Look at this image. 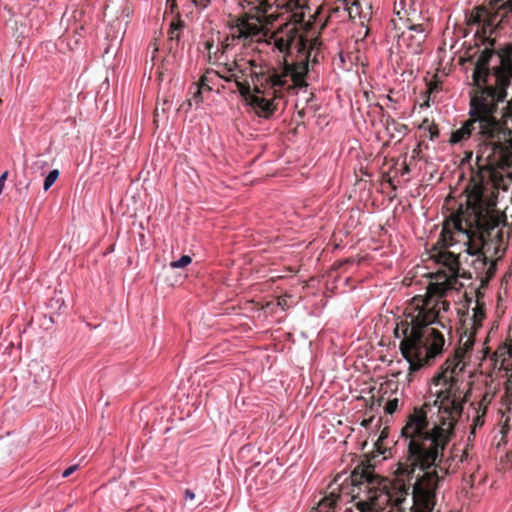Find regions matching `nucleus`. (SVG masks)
<instances>
[{
  "label": "nucleus",
  "mask_w": 512,
  "mask_h": 512,
  "mask_svg": "<svg viewBox=\"0 0 512 512\" xmlns=\"http://www.w3.org/2000/svg\"><path fill=\"white\" fill-rule=\"evenodd\" d=\"M512 131L508 127L506 113L499 108H469L468 118L459 129L451 132L449 143L459 144L474 137L476 141L477 170L472 172L466 188V206L461 205L443 223L442 231L432 257L445 269L431 275L432 281L425 296L412 298L406 308L405 318L397 323L394 334L402 337L400 351L409 363L410 374L430 365L442 354L444 335L433 324L445 327L442 312H447L450 303L443 299L447 291L456 289L460 273L458 256L447 250L459 240L455 235L466 238L467 252L478 255L477 262L486 268V277L481 279L484 286L495 274L496 264L483 252L488 241L500 237L493 232L500 225H506V215L496 209L494 200L485 195L487 186H493L498 179L497 168L502 166L509 152Z\"/></svg>",
  "instance_id": "1"
},
{
  "label": "nucleus",
  "mask_w": 512,
  "mask_h": 512,
  "mask_svg": "<svg viewBox=\"0 0 512 512\" xmlns=\"http://www.w3.org/2000/svg\"><path fill=\"white\" fill-rule=\"evenodd\" d=\"M425 403L415 408L402 428V436L408 440L406 454L398 462L395 481L374 474V468L368 463L357 465L350 475L352 501L361 512H378L386 506L400 507L410 494L413 482L420 470L430 469L437 464L451 440L454 426L462 414L463 404L454 398L440 407L442 423L428 430ZM342 487V495L345 493Z\"/></svg>",
  "instance_id": "2"
},
{
  "label": "nucleus",
  "mask_w": 512,
  "mask_h": 512,
  "mask_svg": "<svg viewBox=\"0 0 512 512\" xmlns=\"http://www.w3.org/2000/svg\"><path fill=\"white\" fill-rule=\"evenodd\" d=\"M308 71L306 62L289 65L285 58V65L280 70L273 68L254 73L253 91L250 84L241 85L240 95L259 117L270 118L277 110V101L283 97L284 90L307 86Z\"/></svg>",
  "instance_id": "3"
},
{
  "label": "nucleus",
  "mask_w": 512,
  "mask_h": 512,
  "mask_svg": "<svg viewBox=\"0 0 512 512\" xmlns=\"http://www.w3.org/2000/svg\"><path fill=\"white\" fill-rule=\"evenodd\" d=\"M247 19H239L231 28V33L224 43L234 45L237 40H243V45L253 36L260 34L263 26L272 25L278 18L274 6L277 0H244Z\"/></svg>",
  "instance_id": "4"
},
{
  "label": "nucleus",
  "mask_w": 512,
  "mask_h": 512,
  "mask_svg": "<svg viewBox=\"0 0 512 512\" xmlns=\"http://www.w3.org/2000/svg\"><path fill=\"white\" fill-rule=\"evenodd\" d=\"M450 458L443 461V455L435 466L420 470L410 490L413 500L412 512H432L436 502V490L439 481L447 475Z\"/></svg>",
  "instance_id": "5"
},
{
  "label": "nucleus",
  "mask_w": 512,
  "mask_h": 512,
  "mask_svg": "<svg viewBox=\"0 0 512 512\" xmlns=\"http://www.w3.org/2000/svg\"><path fill=\"white\" fill-rule=\"evenodd\" d=\"M272 39L275 48L281 53L289 55L292 49H295L304 56L300 62H306L308 64V58L311 54L310 51L308 53L306 52L308 40L299 33V27L296 23H285L273 33ZM295 63H299V61L293 62V64ZM290 65H292V63Z\"/></svg>",
  "instance_id": "6"
},
{
  "label": "nucleus",
  "mask_w": 512,
  "mask_h": 512,
  "mask_svg": "<svg viewBox=\"0 0 512 512\" xmlns=\"http://www.w3.org/2000/svg\"><path fill=\"white\" fill-rule=\"evenodd\" d=\"M254 60L245 61L243 58H234L232 61H227L219 65L218 70H214L213 75L217 76L226 82H235L236 87L241 94V85H249V82L245 79L248 74L254 77V71L252 68L255 67Z\"/></svg>",
  "instance_id": "7"
},
{
  "label": "nucleus",
  "mask_w": 512,
  "mask_h": 512,
  "mask_svg": "<svg viewBox=\"0 0 512 512\" xmlns=\"http://www.w3.org/2000/svg\"><path fill=\"white\" fill-rule=\"evenodd\" d=\"M463 356L464 351L457 350L451 358H448L442 365L440 372L433 377L434 384L448 385L452 388L456 382L455 376L464 369Z\"/></svg>",
  "instance_id": "8"
},
{
  "label": "nucleus",
  "mask_w": 512,
  "mask_h": 512,
  "mask_svg": "<svg viewBox=\"0 0 512 512\" xmlns=\"http://www.w3.org/2000/svg\"><path fill=\"white\" fill-rule=\"evenodd\" d=\"M214 70H207L199 79V82L196 85V91L194 92L193 100L196 102V104H199L203 101V93L204 92H211L212 87L209 85V83L212 80Z\"/></svg>",
  "instance_id": "9"
},
{
  "label": "nucleus",
  "mask_w": 512,
  "mask_h": 512,
  "mask_svg": "<svg viewBox=\"0 0 512 512\" xmlns=\"http://www.w3.org/2000/svg\"><path fill=\"white\" fill-rule=\"evenodd\" d=\"M481 293H477V301L476 306L473 308V316H472V330L473 334L477 332V330L482 326V322L485 319V304L480 299Z\"/></svg>",
  "instance_id": "10"
},
{
  "label": "nucleus",
  "mask_w": 512,
  "mask_h": 512,
  "mask_svg": "<svg viewBox=\"0 0 512 512\" xmlns=\"http://www.w3.org/2000/svg\"><path fill=\"white\" fill-rule=\"evenodd\" d=\"M343 495L336 494L335 492H331L328 496L323 497L317 507L312 512H335L334 509L336 507V503L340 500Z\"/></svg>",
  "instance_id": "11"
},
{
  "label": "nucleus",
  "mask_w": 512,
  "mask_h": 512,
  "mask_svg": "<svg viewBox=\"0 0 512 512\" xmlns=\"http://www.w3.org/2000/svg\"><path fill=\"white\" fill-rule=\"evenodd\" d=\"M492 9L495 15L503 20L512 15V0H495Z\"/></svg>",
  "instance_id": "12"
},
{
  "label": "nucleus",
  "mask_w": 512,
  "mask_h": 512,
  "mask_svg": "<svg viewBox=\"0 0 512 512\" xmlns=\"http://www.w3.org/2000/svg\"><path fill=\"white\" fill-rule=\"evenodd\" d=\"M213 42L212 41H205L204 47L208 52V61L210 63H215L216 60H219L231 47L230 44L222 42L221 44V50L217 49L216 52L212 55V48H213Z\"/></svg>",
  "instance_id": "13"
},
{
  "label": "nucleus",
  "mask_w": 512,
  "mask_h": 512,
  "mask_svg": "<svg viewBox=\"0 0 512 512\" xmlns=\"http://www.w3.org/2000/svg\"><path fill=\"white\" fill-rule=\"evenodd\" d=\"M182 26H183V23L180 20L171 22L170 28L168 31L169 40L173 41V40L179 39V37H180L179 31L182 28Z\"/></svg>",
  "instance_id": "14"
},
{
  "label": "nucleus",
  "mask_w": 512,
  "mask_h": 512,
  "mask_svg": "<svg viewBox=\"0 0 512 512\" xmlns=\"http://www.w3.org/2000/svg\"><path fill=\"white\" fill-rule=\"evenodd\" d=\"M502 403L508 409L512 403V379L509 378L505 383V394L502 397Z\"/></svg>",
  "instance_id": "15"
},
{
  "label": "nucleus",
  "mask_w": 512,
  "mask_h": 512,
  "mask_svg": "<svg viewBox=\"0 0 512 512\" xmlns=\"http://www.w3.org/2000/svg\"><path fill=\"white\" fill-rule=\"evenodd\" d=\"M493 398H494L493 392H489V391L485 392L482 396V399L477 404V407H475L474 409H479L480 411H487V407L491 403Z\"/></svg>",
  "instance_id": "16"
},
{
  "label": "nucleus",
  "mask_w": 512,
  "mask_h": 512,
  "mask_svg": "<svg viewBox=\"0 0 512 512\" xmlns=\"http://www.w3.org/2000/svg\"><path fill=\"white\" fill-rule=\"evenodd\" d=\"M388 427H384L377 439V441L375 442V447H376V450L380 453V454H384V451H385V448L383 447L384 445V441L387 439L388 437Z\"/></svg>",
  "instance_id": "17"
},
{
  "label": "nucleus",
  "mask_w": 512,
  "mask_h": 512,
  "mask_svg": "<svg viewBox=\"0 0 512 512\" xmlns=\"http://www.w3.org/2000/svg\"><path fill=\"white\" fill-rule=\"evenodd\" d=\"M58 177H59V171L57 169L50 171L44 180V184H43L44 190L47 191L54 184V182L57 180Z\"/></svg>",
  "instance_id": "18"
},
{
  "label": "nucleus",
  "mask_w": 512,
  "mask_h": 512,
  "mask_svg": "<svg viewBox=\"0 0 512 512\" xmlns=\"http://www.w3.org/2000/svg\"><path fill=\"white\" fill-rule=\"evenodd\" d=\"M475 411H476V416L473 420V429L471 431L472 434L474 433V431L477 427L483 426L484 417L486 415V411H480L479 409H475Z\"/></svg>",
  "instance_id": "19"
},
{
  "label": "nucleus",
  "mask_w": 512,
  "mask_h": 512,
  "mask_svg": "<svg viewBox=\"0 0 512 512\" xmlns=\"http://www.w3.org/2000/svg\"><path fill=\"white\" fill-rule=\"evenodd\" d=\"M189 255H183L179 260L170 263L171 268H184L191 263Z\"/></svg>",
  "instance_id": "20"
},
{
  "label": "nucleus",
  "mask_w": 512,
  "mask_h": 512,
  "mask_svg": "<svg viewBox=\"0 0 512 512\" xmlns=\"http://www.w3.org/2000/svg\"><path fill=\"white\" fill-rule=\"evenodd\" d=\"M399 399L397 397L388 399L384 407V411L387 414H393L398 409Z\"/></svg>",
  "instance_id": "21"
},
{
  "label": "nucleus",
  "mask_w": 512,
  "mask_h": 512,
  "mask_svg": "<svg viewBox=\"0 0 512 512\" xmlns=\"http://www.w3.org/2000/svg\"><path fill=\"white\" fill-rule=\"evenodd\" d=\"M408 28L412 31H415L420 34H424L426 32V25L424 23H413L411 19H408Z\"/></svg>",
  "instance_id": "22"
},
{
  "label": "nucleus",
  "mask_w": 512,
  "mask_h": 512,
  "mask_svg": "<svg viewBox=\"0 0 512 512\" xmlns=\"http://www.w3.org/2000/svg\"><path fill=\"white\" fill-rule=\"evenodd\" d=\"M428 131H429V138L431 141H434L436 138H438L439 129L435 123H433L429 126Z\"/></svg>",
  "instance_id": "23"
},
{
  "label": "nucleus",
  "mask_w": 512,
  "mask_h": 512,
  "mask_svg": "<svg viewBox=\"0 0 512 512\" xmlns=\"http://www.w3.org/2000/svg\"><path fill=\"white\" fill-rule=\"evenodd\" d=\"M72 29V32L81 37L82 36V31H84V24H74V26L71 28Z\"/></svg>",
  "instance_id": "24"
},
{
  "label": "nucleus",
  "mask_w": 512,
  "mask_h": 512,
  "mask_svg": "<svg viewBox=\"0 0 512 512\" xmlns=\"http://www.w3.org/2000/svg\"><path fill=\"white\" fill-rule=\"evenodd\" d=\"M441 89V83L438 81L431 82L428 87L429 93H434Z\"/></svg>",
  "instance_id": "25"
},
{
  "label": "nucleus",
  "mask_w": 512,
  "mask_h": 512,
  "mask_svg": "<svg viewBox=\"0 0 512 512\" xmlns=\"http://www.w3.org/2000/svg\"><path fill=\"white\" fill-rule=\"evenodd\" d=\"M78 469V465H72L68 467L63 473L62 477L67 478Z\"/></svg>",
  "instance_id": "26"
},
{
  "label": "nucleus",
  "mask_w": 512,
  "mask_h": 512,
  "mask_svg": "<svg viewBox=\"0 0 512 512\" xmlns=\"http://www.w3.org/2000/svg\"><path fill=\"white\" fill-rule=\"evenodd\" d=\"M210 0H193V3L197 7L205 8L209 4Z\"/></svg>",
  "instance_id": "27"
},
{
  "label": "nucleus",
  "mask_w": 512,
  "mask_h": 512,
  "mask_svg": "<svg viewBox=\"0 0 512 512\" xmlns=\"http://www.w3.org/2000/svg\"><path fill=\"white\" fill-rule=\"evenodd\" d=\"M373 419H374V417H373V416H371V417H370V418H368V419H364V420H362L361 425H362L363 427H365V428H368V427L371 425V423L373 422Z\"/></svg>",
  "instance_id": "28"
},
{
  "label": "nucleus",
  "mask_w": 512,
  "mask_h": 512,
  "mask_svg": "<svg viewBox=\"0 0 512 512\" xmlns=\"http://www.w3.org/2000/svg\"><path fill=\"white\" fill-rule=\"evenodd\" d=\"M195 498V494L190 489H186L185 491V499L186 500H193Z\"/></svg>",
  "instance_id": "29"
},
{
  "label": "nucleus",
  "mask_w": 512,
  "mask_h": 512,
  "mask_svg": "<svg viewBox=\"0 0 512 512\" xmlns=\"http://www.w3.org/2000/svg\"><path fill=\"white\" fill-rule=\"evenodd\" d=\"M373 402L371 404V408H373L374 405L381 406V402L383 400V396L378 398L377 400L374 399V396H372Z\"/></svg>",
  "instance_id": "30"
},
{
  "label": "nucleus",
  "mask_w": 512,
  "mask_h": 512,
  "mask_svg": "<svg viewBox=\"0 0 512 512\" xmlns=\"http://www.w3.org/2000/svg\"><path fill=\"white\" fill-rule=\"evenodd\" d=\"M473 157V151H466L464 160L470 161Z\"/></svg>",
  "instance_id": "31"
},
{
  "label": "nucleus",
  "mask_w": 512,
  "mask_h": 512,
  "mask_svg": "<svg viewBox=\"0 0 512 512\" xmlns=\"http://www.w3.org/2000/svg\"><path fill=\"white\" fill-rule=\"evenodd\" d=\"M7 176H8V172H7V171H5V172L0 176V183H1V184H3V185L5 184V181H6V179H7Z\"/></svg>",
  "instance_id": "32"
},
{
  "label": "nucleus",
  "mask_w": 512,
  "mask_h": 512,
  "mask_svg": "<svg viewBox=\"0 0 512 512\" xmlns=\"http://www.w3.org/2000/svg\"><path fill=\"white\" fill-rule=\"evenodd\" d=\"M278 305H280L282 308H285L287 306V302L284 298H279Z\"/></svg>",
  "instance_id": "33"
},
{
  "label": "nucleus",
  "mask_w": 512,
  "mask_h": 512,
  "mask_svg": "<svg viewBox=\"0 0 512 512\" xmlns=\"http://www.w3.org/2000/svg\"><path fill=\"white\" fill-rule=\"evenodd\" d=\"M473 345V341L471 340V336L468 338V340L465 343L466 349H470Z\"/></svg>",
  "instance_id": "34"
},
{
  "label": "nucleus",
  "mask_w": 512,
  "mask_h": 512,
  "mask_svg": "<svg viewBox=\"0 0 512 512\" xmlns=\"http://www.w3.org/2000/svg\"><path fill=\"white\" fill-rule=\"evenodd\" d=\"M473 18H474V21H475V22H478V23H480V22H481V18H480V14H479V12H477V14H476L475 16H473Z\"/></svg>",
  "instance_id": "35"
},
{
  "label": "nucleus",
  "mask_w": 512,
  "mask_h": 512,
  "mask_svg": "<svg viewBox=\"0 0 512 512\" xmlns=\"http://www.w3.org/2000/svg\"><path fill=\"white\" fill-rule=\"evenodd\" d=\"M168 2H171V12H173L174 8L176 7L175 0H168Z\"/></svg>",
  "instance_id": "36"
},
{
  "label": "nucleus",
  "mask_w": 512,
  "mask_h": 512,
  "mask_svg": "<svg viewBox=\"0 0 512 512\" xmlns=\"http://www.w3.org/2000/svg\"><path fill=\"white\" fill-rule=\"evenodd\" d=\"M317 44H318L317 39H314V40H313V42H312V43H311V45H310V49H311V50H312V49H314V48L316 47V45H317Z\"/></svg>",
  "instance_id": "37"
},
{
  "label": "nucleus",
  "mask_w": 512,
  "mask_h": 512,
  "mask_svg": "<svg viewBox=\"0 0 512 512\" xmlns=\"http://www.w3.org/2000/svg\"><path fill=\"white\" fill-rule=\"evenodd\" d=\"M407 129H408L407 126L402 124V125H400V128L398 129V131L399 132H401V131L405 132V131H407Z\"/></svg>",
  "instance_id": "38"
},
{
  "label": "nucleus",
  "mask_w": 512,
  "mask_h": 512,
  "mask_svg": "<svg viewBox=\"0 0 512 512\" xmlns=\"http://www.w3.org/2000/svg\"><path fill=\"white\" fill-rule=\"evenodd\" d=\"M464 457H467V452L466 451H463L461 459H460V462H463Z\"/></svg>",
  "instance_id": "39"
},
{
  "label": "nucleus",
  "mask_w": 512,
  "mask_h": 512,
  "mask_svg": "<svg viewBox=\"0 0 512 512\" xmlns=\"http://www.w3.org/2000/svg\"><path fill=\"white\" fill-rule=\"evenodd\" d=\"M507 430H508L507 426H506V425H505V426H503V428H502V433H503V434H505V433L507 432Z\"/></svg>",
  "instance_id": "40"
},
{
  "label": "nucleus",
  "mask_w": 512,
  "mask_h": 512,
  "mask_svg": "<svg viewBox=\"0 0 512 512\" xmlns=\"http://www.w3.org/2000/svg\"><path fill=\"white\" fill-rule=\"evenodd\" d=\"M298 115H299L300 117H303V116H304V111H299V112H298Z\"/></svg>",
  "instance_id": "41"
},
{
  "label": "nucleus",
  "mask_w": 512,
  "mask_h": 512,
  "mask_svg": "<svg viewBox=\"0 0 512 512\" xmlns=\"http://www.w3.org/2000/svg\"><path fill=\"white\" fill-rule=\"evenodd\" d=\"M427 122H428V120H427V119H425V120L423 121L422 125L420 126V128H422V127H423Z\"/></svg>",
  "instance_id": "42"
},
{
  "label": "nucleus",
  "mask_w": 512,
  "mask_h": 512,
  "mask_svg": "<svg viewBox=\"0 0 512 512\" xmlns=\"http://www.w3.org/2000/svg\"><path fill=\"white\" fill-rule=\"evenodd\" d=\"M4 185L0 183V194L2 193Z\"/></svg>",
  "instance_id": "43"
},
{
  "label": "nucleus",
  "mask_w": 512,
  "mask_h": 512,
  "mask_svg": "<svg viewBox=\"0 0 512 512\" xmlns=\"http://www.w3.org/2000/svg\"><path fill=\"white\" fill-rule=\"evenodd\" d=\"M276 278H282V276L281 275L273 276L272 280H275Z\"/></svg>",
  "instance_id": "44"
},
{
  "label": "nucleus",
  "mask_w": 512,
  "mask_h": 512,
  "mask_svg": "<svg viewBox=\"0 0 512 512\" xmlns=\"http://www.w3.org/2000/svg\"><path fill=\"white\" fill-rule=\"evenodd\" d=\"M350 263V260H345L342 264H348Z\"/></svg>",
  "instance_id": "45"
},
{
  "label": "nucleus",
  "mask_w": 512,
  "mask_h": 512,
  "mask_svg": "<svg viewBox=\"0 0 512 512\" xmlns=\"http://www.w3.org/2000/svg\"><path fill=\"white\" fill-rule=\"evenodd\" d=\"M467 398H468V393H466V394L464 395V400L466 401V400H467Z\"/></svg>",
  "instance_id": "46"
},
{
  "label": "nucleus",
  "mask_w": 512,
  "mask_h": 512,
  "mask_svg": "<svg viewBox=\"0 0 512 512\" xmlns=\"http://www.w3.org/2000/svg\"><path fill=\"white\" fill-rule=\"evenodd\" d=\"M508 457L510 458V460L512 461V452L510 454H508Z\"/></svg>",
  "instance_id": "47"
},
{
  "label": "nucleus",
  "mask_w": 512,
  "mask_h": 512,
  "mask_svg": "<svg viewBox=\"0 0 512 512\" xmlns=\"http://www.w3.org/2000/svg\"><path fill=\"white\" fill-rule=\"evenodd\" d=\"M408 171H409L408 166H405V172H408Z\"/></svg>",
  "instance_id": "48"
},
{
  "label": "nucleus",
  "mask_w": 512,
  "mask_h": 512,
  "mask_svg": "<svg viewBox=\"0 0 512 512\" xmlns=\"http://www.w3.org/2000/svg\"><path fill=\"white\" fill-rule=\"evenodd\" d=\"M424 105H425V106H427V107H429V102H428V101H427V102H425V104H424Z\"/></svg>",
  "instance_id": "49"
},
{
  "label": "nucleus",
  "mask_w": 512,
  "mask_h": 512,
  "mask_svg": "<svg viewBox=\"0 0 512 512\" xmlns=\"http://www.w3.org/2000/svg\"><path fill=\"white\" fill-rule=\"evenodd\" d=\"M2 103V99L0 98V104Z\"/></svg>",
  "instance_id": "50"
}]
</instances>
